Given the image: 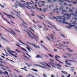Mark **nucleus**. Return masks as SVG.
I'll use <instances>...</instances> for the list:
<instances>
[{"instance_id":"59","label":"nucleus","mask_w":77,"mask_h":77,"mask_svg":"<svg viewBox=\"0 0 77 77\" xmlns=\"http://www.w3.org/2000/svg\"><path fill=\"white\" fill-rule=\"evenodd\" d=\"M2 69H4V70H5V71H6V69L3 67L2 68Z\"/></svg>"},{"instance_id":"64","label":"nucleus","mask_w":77,"mask_h":77,"mask_svg":"<svg viewBox=\"0 0 77 77\" xmlns=\"http://www.w3.org/2000/svg\"><path fill=\"white\" fill-rule=\"evenodd\" d=\"M74 20H77V18H73Z\"/></svg>"},{"instance_id":"56","label":"nucleus","mask_w":77,"mask_h":77,"mask_svg":"<svg viewBox=\"0 0 77 77\" xmlns=\"http://www.w3.org/2000/svg\"><path fill=\"white\" fill-rule=\"evenodd\" d=\"M29 3L28 2H26V4L27 5V6H29Z\"/></svg>"},{"instance_id":"49","label":"nucleus","mask_w":77,"mask_h":77,"mask_svg":"<svg viewBox=\"0 0 77 77\" xmlns=\"http://www.w3.org/2000/svg\"><path fill=\"white\" fill-rule=\"evenodd\" d=\"M67 65H70V66H71V64L69 63H67Z\"/></svg>"},{"instance_id":"46","label":"nucleus","mask_w":77,"mask_h":77,"mask_svg":"<svg viewBox=\"0 0 77 77\" xmlns=\"http://www.w3.org/2000/svg\"><path fill=\"white\" fill-rule=\"evenodd\" d=\"M16 45L18 47H20V46L18 44H16Z\"/></svg>"},{"instance_id":"11","label":"nucleus","mask_w":77,"mask_h":77,"mask_svg":"<svg viewBox=\"0 0 77 77\" xmlns=\"http://www.w3.org/2000/svg\"><path fill=\"white\" fill-rule=\"evenodd\" d=\"M17 17H18V18H20V20H23V23H24V24L26 23H25L23 21V20L22 18H21L20 16H19L17 15Z\"/></svg>"},{"instance_id":"4","label":"nucleus","mask_w":77,"mask_h":77,"mask_svg":"<svg viewBox=\"0 0 77 77\" xmlns=\"http://www.w3.org/2000/svg\"><path fill=\"white\" fill-rule=\"evenodd\" d=\"M7 49L8 50V52H9V54H12V53H11V52L14 53L13 51H12L10 50V48H7Z\"/></svg>"},{"instance_id":"12","label":"nucleus","mask_w":77,"mask_h":77,"mask_svg":"<svg viewBox=\"0 0 77 77\" xmlns=\"http://www.w3.org/2000/svg\"><path fill=\"white\" fill-rule=\"evenodd\" d=\"M61 72H62V73H63V74H66V75H67V74H68V73L66 72L65 71H61Z\"/></svg>"},{"instance_id":"43","label":"nucleus","mask_w":77,"mask_h":77,"mask_svg":"<svg viewBox=\"0 0 77 77\" xmlns=\"http://www.w3.org/2000/svg\"><path fill=\"white\" fill-rule=\"evenodd\" d=\"M48 55H49V56H50L51 57H53V56L52 55H51V54H48Z\"/></svg>"},{"instance_id":"21","label":"nucleus","mask_w":77,"mask_h":77,"mask_svg":"<svg viewBox=\"0 0 77 77\" xmlns=\"http://www.w3.org/2000/svg\"><path fill=\"white\" fill-rule=\"evenodd\" d=\"M63 1H64V2H69L70 3H71V2L68 1V0H62Z\"/></svg>"},{"instance_id":"58","label":"nucleus","mask_w":77,"mask_h":77,"mask_svg":"<svg viewBox=\"0 0 77 77\" xmlns=\"http://www.w3.org/2000/svg\"><path fill=\"white\" fill-rule=\"evenodd\" d=\"M16 2L17 3H18V4H19L20 3V2L18 1H16Z\"/></svg>"},{"instance_id":"61","label":"nucleus","mask_w":77,"mask_h":77,"mask_svg":"<svg viewBox=\"0 0 77 77\" xmlns=\"http://www.w3.org/2000/svg\"><path fill=\"white\" fill-rule=\"evenodd\" d=\"M63 57H64V58H68V57H66V56L63 55Z\"/></svg>"},{"instance_id":"47","label":"nucleus","mask_w":77,"mask_h":77,"mask_svg":"<svg viewBox=\"0 0 77 77\" xmlns=\"http://www.w3.org/2000/svg\"><path fill=\"white\" fill-rule=\"evenodd\" d=\"M63 5L65 6H67V5H67V4H66V3H64Z\"/></svg>"},{"instance_id":"52","label":"nucleus","mask_w":77,"mask_h":77,"mask_svg":"<svg viewBox=\"0 0 77 77\" xmlns=\"http://www.w3.org/2000/svg\"><path fill=\"white\" fill-rule=\"evenodd\" d=\"M20 2L22 3H24L25 2V1H24V0H22V1H20Z\"/></svg>"},{"instance_id":"3","label":"nucleus","mask_w":77,"mask_h":77,"mask_svg":"<svg viewBox=\"0 0 77 77\" xmlns=\"http://www.w3.org/2000/svg\"><path fill=\"white\" fill-rule=\"evenodd\" d=\"M19 5H18V6H20L21 8H24V9H25V7H26V5L24 4H22L20 3L19 4Z\"/></svg>"},{"instance_id":"53","label":"nucleus","mask_w":77,"mask_h":77,"mask_svg":"<svg viewBox=\"0 0 77 77\" xmlns=\"http://www.w3.org/2000/svg\"><path fill=\"white\" fill-rule=\"evenodd\" d=\"M66 27H67V28H68V29H71V28L69 26H66Z\"/></svg>"},{"instance_id":"55","label":"nucleus","mask_w":77,"mask_h":77,"mask_svg":"<svg viewBox=\"0 0 77 77\" xmlns=\"http://www.w3.org/2000/svg\"><path fill=\"white\" fill-rule=\"evenodd\" d=\"M27 33H28L29 36H30V37H31V35H30V33H29V32H27Z\"/></svg>"},{"instance_id":"7","label":"nucleus","mask_w":77,"mask_h":77,"mask_svg":"<svg viewBox=\"0 0 77 77\" xmlns=\"http://www.w3.org/2000/svg\"><path fill=\"white\" fill-rule=\"evenodd\" d=\"M5 15H7L8 17H11V18H13L14 19H15V18L13 17V16H12V15H11L10 14L9 15H8V14H5Z\"/></svg>"},{"instance_id":"62","label":"nucleus","mask_w":77,"mask_h":77,"mask_svg":"<svg viewBox=\"0 0 77 77\" xmlns=\"http://www.w3.org/2000/svg\"><path fill=\"white\" fill-rule=\"evenodd\" d=\"M53 65H55V66H57V65L56 64L54 63H53Z\"/></svg>"},{"instance_id":"45","label":"nucleus","mask_w":77,"mask_h":77,"mask_svg":"<svg viewBox=\"0 0 77 77\" xmlns=\"http://www.w3.org/2000/svg\"><path fill=\"white\" fill-rule=\"evenodd\" d=\"M11 55H12V56H14V57H17V56L15 55H14V54H11Z\"/></svg>"},{"instance_id":"44","label":"nucleus","mask_w":77,"mask_h":77,"mask_svg":"<svg viewBox=\"0 0 77 77\" xmlns=\"http://www.w3.org/2000/svg\"><path fill=\"white\" fill-rule=\"evenodd\" d=\"M26 54L28 56H29V57H31V56H30L29 55V54H28V53H27L26 52Z\"/></svg>"},{"instance_id":"23","label":"nucleus","mask_w":77,"mask_h":77,"mask_svg":"<svg viewBox=\"0 0 77 77\" xmlns=\"http://www.w3.org/2000/svg\"><path fill=\"white\" fill-rule=\"evenodd\" d=\"M4 19V20H5V21H7V22L8 23H9V24H10V22H9L8 20H6V19L5 18Z\"/></svg>"},{"instance_id":"36","label":"nucleus","mask_w":77,"mask_h":77,"mask_svg":"<svg viewBox=\"0 0 77 77\" xmlns=\"http://www.w3.org/2000/svg\"><path fill=\"white\" fill-rule=\"evenodd\" d=\"M3 74L4 75H5V73L3 72H0V74Z\"/></svg>"},{"instance_id":"2","label":"nucleus","mask_w":77,"mask_h":77,"mask_svg":"<svg viewBox=\"0 0 77 77\" xmlns=\"http://www.w3.org/2000/svg\"><path fill=\"white\" fill-rule=\"evenodd\" d=\"M66 15L67 17L66 18V19H67V20H69V19H70L71 17V15H74V13H71L70 14H64V15Z\"/></svg>"},{"instance_id":"16","label":"nucleus","mask_w":77,"mask_h":77,"mask_svg":"<svg viewBox=\"0 0 77 77\" xmlns=\"http://www.w3.org/2000/svg\"><path fill=\"white\" fill-rule=\"evenodd\" d=\"M0 26L1 27H2V28H3V29H5V30H6L7 31V32H9V30H8L6 29L4 27L0 25Z\"/></svg>"},{"instance_id":"34","label":"nucleus","mask_w":77,"mask_h":77,"mask_svg":"<svg viewBox=\"0 0 77 77\" xmlns=\"http://www.w3.org/2000/svg\"><path fill=\"white\" fill-rule=\"evenodd\" d=\"M22 49V50H24V51H26V52H27V51H26V49H24L23 48H21Z\"/></svg>"},{"instance_id":"33","label":"nucleus","mask_w":77,"mask_h":77,"mask_svg":"<svg viewBox=\"0 0 77 77\" xmlns=\"http://www.w3.org/2000/svg\"><path fill=\"white\" fill-rule=\"evenodd\" d=\"M26 48H27V49H28V50L29 51H30V52L31 51V50L30 49V48H29L27 47H26Z\"/></svg>"},{"instance_id":"32","label":"nucleus","mask_w":77,"mask_h":77,"mask_svg":"<svg viewBox=\"0 0 77 77\" xmlns=\"http://www.w3.org/2000/svg\"><path fill=\"white\" fill-rule=\"evenodd\" d=\"M59 10H60L61 11H63V8L62 7H60L59 9Z\"/></svg>"},{"instance_id":"29","label":"nucleus","mask_w":77,"mask_h":77,"mask_svg":"<svg viewBox=\"0 0 77 77\" xmlns=\"http://www.w3.org/2000/svg\"><path fill=\"white\" fill-rule=\"evenodd\" d=\"M18 40L19 41H20V42L21 43H22V44H23L24 45H25V44L23 42H22L19 39H18Z\"/></svg>"},{"instance_id":"5","label":"nucleus","mask_w":77,"mask_h":77,"mask_svg":"<svg viewBox=\"0 0 77 77\" xmlns=\"http://www.w3.org/2000/svg\"><path fill=\"white\" fill-rule=\"evenodd\" d=\"M48 24H49L51 25V26H52V27H54V28L55 29V30H56L58 31H59V29H57L56 28V27H55V26L52 25V24H51V23H50L49 22Z\"/></svg>"},{"instance_id":"28","label":"nucleus","mask_w":77,"mask_h":77,"mask_svg":"<svg viewBox=\"0 0 77 77\" xmlns=\"http://www.w3.org/2000/svg\"><path fill=\"white\" fill-rule=\"evenodd\" d=\"M53 19H56V20H59L58 19H57V18H56V17H55V16H53Z\"/></svg>"},{"instance_id":"14","label":"nucleus","mask_w":77,"mask_h":77,"mask_svg":"<svg viewBox=\"0 0 77 77\" xmlns=\"http://www.w3.org/2000/svg\"><path fill=\"white\" fill-rule=\"evenodd\" d=\"M35 57L36 58H38H38H42V57H41V56L39 55H37Z\"/></svg>"},{"instance_id":"35","label":"nucleus","mask_w":77,"mask_h":77,"mask_svg":"<svg viewBox=\"0 0 77 77\" xmlns=\"http://www.w3.org/2000/svg\"><path fill=\"white\" fill-rule=\"evenodd\" d=\"M5 73L7 75H9V74H8V72L5 71Z\"/></svg>"},{"instance_id":"51","label":"nucleus","mask_w":77,"mask_h":77,"mask_svg":"<svg viewBox=\"0 0 77 77\" xmlns=\"http://www.w3.org/2000/svg\"><path fill=\"white\" fill-rule=\"evenodd\" d=\"M33 71H35V72H38V70L36 69H34L33 70Z\"/></svg>"},{"instance_id":"39","label":"nucleus","mask_w":77,"mask_h":77,"mask_svg":"<svg viewBox=\"0 0 77 77\" xmlns=\"http://www.w3.org/2000/svg\"><path fill=\"white\" fill-rule=\"evenodd\" d=\"M69 12H73V11L72 10V9H69Z\"/></svg>"},{"instance_id":"10","label":"nucleus","mask_w":77,"mask_h":77,"mask_svg":"<svg viewBox=\"0 0 77 77\" xmlns=\"http://www.w3.org/2000/svg\"><path fill=\"white\" fill-rule=\"evenodd\" d=\"M47 8H44L42 10V11L44 12L45 13V12H46V11H47Z\"/></svg>"},{"instance_id":"48","label":"nucleus","mask_w":77,"mask_h":77,"mask_svg":"<svg viewBox=\"0 0 77 77\" xmlns=\"http://www.w3.org/2000/svg\"><path fill=\"white\" fill-rule=\"evenodd\" d=\"M29 29L30 30H32L33 32H34V30H33V29H32V28H30Z\"/></svg>"},{"instance_id":"18","label":"nucleus","mask_w":77,"mask_h":77,"mask_svg":"<svg viewBox=\"0 0 77 77\" xmlns=\"http://www.w3.org/2000/svg\"><path fill=\"white\" fill-rule=\"evenodd\" d=\"M12 33V34H13V35H15L16 36H17V34H16V33H15V32L14 31H13Z\"/></svg>"},{"instance_id":"26","label":"nucleus","mask_w":77,"mask_h":77,"mask_svg":"<svg viewBox=\"0 0 77 77\" xmlns=\"http://www.w3.org/2000/svg\"><path fill=\"white\" fill-rule=\"evenodd\" d=\"M40 67L41 68H44V69H45V68H46V67H44L41 66H40Z\"/></svg>"},{"instance_id":"20","label":"nucleus","mask_w":77,"mask_h":77,"mask_svg":"<svg viewBox=\"0 0 77 77\" xmlns=\"http://www.w3.org/2000/svg\"><path fill=\"white\" fill-rule=\"evenodd\" d=\"M60 34L61 36H62V37H63L64 38H65V36H64V35L63 34H62L61 33H60Z\"/></svg>"},{"instance_id":"37","label":"nucleus","mask_w":77,"mask_h":77,"mask_svg":"<svg viewBox=\"0 0 77 77\" xmlns=\"http://www.w3.org/2000/svg\"><path fill=\"white\" fill-rule=\"evenodd\" d=\"M16 51H17V52H18V53H21V52L19 51V50H18V49H16Z\"/></svg>"},{"instance_id":"38","label":"nucleus","mask_w":77,"mask_h":77,"mask_svg":"<svg viewBox=\"0 0 77 77\" xmlns=\"http://www.w3.org/2000/svg\"><path fill=\"white\" fill-rule=\"evenodd\" d=\"M43 75L44 77H47V75L44 74H43Z\"/></svg>"},{"instance_id":"30","label":"nucleus","mask_w":77,"mask_h":77,"mask_svg":"<svg viewBox=\"0 0 77 77\" xmlns=\"http://www.w3.org/2000/svg\"><path fill=\"white\" fill-rule=\"evenodd\" d=\"M18 40L19 41H20V42L21 43H22V44H23L24 45H25V44L23 42H22L19 39H18Z\"/></svg>"},{"instance_id":"15","label":"nucleus","mask_w":77,"mask_h":77,"mask_svg":"<svg viewBox=\"0 0 77 77\" xmlns=\"http://www.w3.org/2000/svg\"><path fill=\"white\" fill-rule=\"evenodd\" d=\"M32 45H33V46L34 47H35V48H38V47H37V46H36V45L34 44H32Z\"/></svg>"},{"instance_id":"24","label":"nucleus","mask_w":77,"mask_h":77,"mask_svg":"<svg viewBox=\"0 0 77 77\" xmlns=\"http://www.w3.org/2000/svg\"><path fill=\"white\" fill-rule=\"evenodd\" d=\"M8 29H9V30H10V31H11V32H14V31H13V30H12V29L9 28H8Z\"/></svg>"},{"instance_id":"13","label":"nucleus","mask_w":77,"mask_h":77,"mask_svg":"<svg viewBox=\"0 0 77 77\" xmlns=\"http://www.w3.org/2000/svg\"><path fill=\"white\" fill-rule=\"evenodd\" d=\"M71 71H72V72H74V71H75V70L74 69V67H72L71 68Z\"/></svg>"},{"instance_id":"50","label":"nucleus","mask_w":77,"mask_h":77,"mask_svg":"<svg viewBox=\"0 0 77 77\" xmlns=\"http://www.w3.org/2000/svg\"><path fill=\"white\" fill-rule=\"evenodd\" d=\"M38 27H39V28H42V26H40L39 25H38Z\"/></svg>"},{"instance_id":"1","label":"nucleus","mask_w":77,"mask_h":77,"mask_svg":"<svg viewBox=\"0 0 77 77\" xmlns=\"http://www.w3.org/2000/svg\"><path fill=\"white\" fill-rule=\"evenodd\" d=\"M60 20H63L61 21V22L63 23L64 24H68V22H66L65 20V17H63L62 16H60V17L59 18Z\"/></svg>"},{"instance_id":"25","label":"nucleus","mask_w":77,"mask_h":77,"mask_svg":"<svg viewBox=\"0 0 77 77\" xmlns=\"http://www.w3.org/2000/svg\"><path fill=\"white\" fill-rule=\"evenodd\" d=\"M51 0H48L47 1V3H50L51 2Z\"/></svg>"},{"instance_id":"54","label":"nucleus","mask_w":77,"mask_h":77,"mask_svg":"<svg viewBox=\"0 0 77 77\" xmlns=\"http://www.w3.org/2000/svg\"><path fill=\"white\" fill-rule=\"evenodd\" d=\"M54 51H55V52H57V51H58L56 49H54Z\"/></svg>"},{"instance_id":"41","label":"nucleus","mask_w":77,"mask_h":77,"mask_svg":"<svg viewBox=\"0 0 77 77\" xmlns=\"http://www.w3.org/2000/svg\"><path fill=\"white\" fill-rule=\"evenodd\" d=\"M68 51H69L70 52H73V51H74V50H71L70 49V50H69Z\"/></svg>"},{"instance_id":"40","label":"nucleus","mask_w":77,"mask_h":77,"mask_svg":"<svg viewBox=\"0 0 77 77\" xmlns=\"http://www.w3.org/2000/svg\"><path fill=\"white\" fill-rule=\"evenodd\" d=\"M68 60V61H69V62H75V61H74V60Z\"/></svg>"},{"instance_id":"19","label":"nucleus","mask_w":77,"mask_h":77,"mask_svg":"<svg viewBox=\"0 0 77 77\" xmlns=\"http://www.w3.org/2000/svg\"><path fill=\"white\" fill-rule=\"evenodd\" d=\"M75 15H74L73 16H74V17H77V12H75Z\"/></svg>"},{"instance_id":"57","label":"nucleus","mask_w":77,"mask_h":77,"mask_svg":"<svg viewBox=\"0 0 77 77\" xmlns=\"http://www.w3.org/2000/svg\"><path fill=\"white\" fill-rule=\"evenodd\" d=\"M31 38H32L33 39H35V37L33 36H31V37H30Z\"/></svg>"},{"instance_id":"17","label":"nucleus","mask_w":77,"mask_h":77,"mask_svg":"<svg viewBox=\"0 0 77 77\" xmlns=\"http://www.w3.org/2000/svg\"><path fill=\"white\" fill-rule=\"evenodd\" d=\"M42 47H43V48H45L46 50H47L48 51H49V50H48L46 48H45V46H44L42 45Z\"/></svg>"},{"instance_id":"27","label":"nucleus","mask_w":77,"mask_h":77,"mask_svg":"<svg viewBox=\"0 0 77 77\" xmlns=\"http://www.w3.org/2000/svg\"><path fill=\"white\" fill-rule=\"evenodd\" d=\"M25 64H26L27 65L28 67H30V65L29 64H27L26 63H25Z\"/></svg>"},{"instance_id":"22","label":"nucleus","mask_w":77,"mask_h":77,"mask_svg":"<svg viewBox=\"0 0 77 77\" xmlns=\"http://www.w3.org/2000/svg\"><path fill=\"white\" fill-rule=\"evenodd\" d=\"M34 65H35V66H39V67H40V66H41L40 65H39L38 64H34Z\"/></svg>"},{"instance_id":"9","label":"nucleus","mask_w":77,"mask_h":77,"mask_svg":"<svg viewBox=\"0 0 77 77\" xmlns=\"http://www.w3.org/2000/svg\"><path fill=\"white\" fill-rule=\"evenodd\" d=\"M64 54L67 56H72V55L71 54H68V53H65Z\"/></svg>"},{"instance_id":"6","label":"nucleus","mask_w":77,"mask_h":77,"mask_svg":"<svg viewBox=\"0 0 77 77\" xmlns=\"http://www.w3.org/2000/svg\"><path fill=\"white\" fill-rule=\"evenodd\" d=\"M68 24H69V27H74V28L75 29H77V26H75L74 25H71L70 23H69Z\"/></svg>"},{"instance_id":"60","label":"nucleus","mask_w":77,"mask_h":77,"mask_svg":"<svg viewBox=\"0 0 77 77\" xmlns=\"http://www.w3.org/2000/svg\"><path fill=\"white\" fill-rule=\"evenodd\" d=\"M57 66H59L60 67H62V66H61V65H60L57 64Z\"/></svg>"},{"instance_id":"31","label":"nucleus","mask_w":77,"mask_h":77,"mask_svg":"<svg viewBox=\"0 0 77 77\" xmlns=\"http://www.w3.org/2000/svg\"><path fill=\"white\" fill-rule=\"evenodd\" d=\"M63 12H67V11L65 10H63L62 11Z\"/></svg>"},{"instance_id":"42","label":"nucleus","mask_w":77,"mask_h":77,"mask_svg":"<svg viewBox=\"0 0 77 77\" xmlns=\"http://www.w3.org/2000/svg\"><path fill=\"white\" fill-rule=\"evenodd\" d=\"M14 71H17V72H19V73H20V72H19L16 69H14Z\"/></svg>"},{"instance_id":"8","label":"nucleus","mask_w":77,"mask_h":77,"mask_svg":"<svg viewBox=\"0 0 77 77\" xmlns=\"http://www.w3.org/2000/svg\"><path fill=\"white\" fill-rule=\"evenodd\" d=\"M1 38L3 40H4V41H6V42H9V41H7V40L5 38H4L3 37H1Z\"/></svg>"},{"instance_id":"63","label":"nucleus","mask_w":77,"mask_h":77,"mask_svg":"<svg viewBox=\"0 0 77 77\" xmlns=\"http://www.w3.org/2000/svg\"><path fill=\"white\" fill-rule=\"evenodd\" d=\"M70 76L71 74H69L68 76H67V77H70Z\"/></svg>"}]
</instances>
